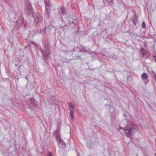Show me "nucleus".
I'll return each mask as SVG.
<instances>
[{"mask_svg": "<svg viewBox=\"0 0 156 156\" xmlns=\"http://www.w3.org/2000/svg\"><path fill=\"white\" fill-rule=\"evenodd\" d=\"M61 12L62 15H64L66 14V12L65 10V8L64 6L60 7Z\"/></svg>", "mask_w": 156, "mask_h": 156, "instance_id": "14", "label": "nucleus"}, {"mask_svg": "<svg viewBox=\"0 0 156 156\" xmlns=\"http://www.w3.org/2000/svg\"><path fill=\"white\" fill-rule=\"evenodd\" d=\"M144 46H147V44H144Z\"/></svg>", "mask_w": 156, "mask_h": 156, "instance_id": "31", "label": "nucleus"}, {"mask_svg": "<svg viewBox=\"0 0 156 156\" xmlns=\"http://www.w3.org/2000/svg\"><path fill=\"white\" fill-rule=\"evenodd\" d=\"M30 102L32 106L37 107L38 106V102L35 100L34 98L32 97L30 98Z\"/></svg>", "mask_w": 156, "mask_h": 156, "instance_id": "7", "label": "nucleus"}, {"mask_svg": "<svg viewBox=\"0 0 156 156\" xmlns=\"http://www.w3.org/2000/svg\"><path fill=\"white\" fill-rule=\"evenodd\" d=\"M154 79L155 80H156V74L155 73H154Z\"/></svg>", "mask_w": 156, "mask_h": 156, "instance_id": "27", "label": "nucleus"}, {"mask_svg": "<svg viewBox=\"0 0 156 156\" xmlns=\"http://www.w3.org/2000/svg\"><path fill=\"white\" fill-rule=\"evenodd\" d=\"M27 46H26V47H25V48H27Z\"/></svg>", "mask_w": 156, "mask_h": 156, "instance_id": "36", "label": "nucleus"}, {"mask_svg": "<svg viewBox=\"0 0 156 156\" xmlns=\"http://www.w3.org/2000/svg\"><path fill=\"white\" fill-rule=\"evenodd\" d=\"M38 32L39 33H41V32H42V31H41V29L40 30V31H39V30H38Z\"/></svg>", "mask_w": 156, "mask_h": 156, "instance_id": "30", "label": "nucleus"}, {"mask_svg": "<svg viewBox=\"0 0 156 156\" xmlns=\"http://www.w3.org/2000/svg\"><path fill=\"white\" fill-rule=\"evenodd\" d=\"M25 79L27 80H28V78L27 77V76H25Z\"/></svg>", "mask_w": 156, "mask_h": 156, "instance_id": "28", "label": "nucleus"}, {"mask_svg": "<svg viewBox=\"0 0 156 156\" xmlns=\"http://www.w3.org/2000/svg\"><path fill=\"white\" fill-rule=\"evenodd\" d=\"M80 51L81 52H83L84 51L85 52H88V50L85 49V48L83 46H81L80 47Z\"/></svg>", "mask_w": 156, "mask_h": 156, "instance_id": "15", "label": "nucleus"}, {"mask_svg": "<svg viewBox=\"0 0 156 156\" xmlns=\"http://www.w3.org/2000/svg\"><path fill=\"white\" fill-rule=\"evenodd\" d=\"M154 156H156V153L155 154Z\"/></svg>", "mask_w": 156, "mask_h": 156, "instance_id": "35", "label": "nucleus"}, {"mask_svg": "<svg viewBox=\"0 0 156 156\" xmlns=\"http://www.w3.org/2000/svg\"><path fill=\"white\" fill-rule=\"evenodd\" d=\"M48 156H53V155L51 152H50Z\"/></svg>", "mask_w": 156, "mask_h": 156, "instance_id": "26", "label": "nucleus"}, {"mask_svg": "<svg viewBox=\"0 0 156 156\" xmlns=\"http://www.w3.org/2000/svg\"><path fill=\"white\" fill-rule=\"evenodd\" d=\"M131 29H129L128 31H126V32L127 33L129 32L130 36H132V35L137 36V34L134 31L132 30L131 32Z\"/></svg>", "mask_w": 156, "mask_h": 156, "instance_id": "12", "label": "nucleus"}, {"mask_svg": "<svg viewBox=\"0 0 156 156\" xmlns=\"http://www.w3.org/2000/svg\"><path fill=\"white\" fill-rule=\"evenodd\" d=\"M133 11L134 12V15L133 19V22L134 25H136L137 22V16L134 11Z\"/></svg>", "mask_w": 156, "mask_h": 156, "instance_id": "11", "label": "nucleus"}, {"mask_svg": "<svg viewBox=\"0 0 156 156\" xmlns=\"http://www.w3.org/2000/svg\"><path fill=\"white\" fill-rule=\"evenodd\" d=\"M25 12L28 16L34 15V12L31 4L30 3H27L25 9Z\"/></svg>", "mask_w": 156, "mask_h": 156, "instance_id": "3", "label": "nucleus"}, {"mask_svg": "<svg viewBox=\"0 0 156 156\" xmlns=\"http://www.w3.org/2000/svg\"><path fill=\"white\" fill-rule=\"evenodd\" d=\"M15 66H17V64H15Z\"/></svg>", "mask_w": 156, "mask_h": 156, "instance_id": "33", "label": "nucleus"}, {"mask_svg": "<svg viewBox=\"0 0 156 156\" xmlns=\"http://www.w3.org/2000/svg\"><path fill=\"white\" fill-rule=\"evenodd\" d=\"M144 51L145 49L144 48H142L140 51V54L141 55V56L142 58H143L144 57Z\"/></svg>", "mask_w": 156, "mask_h": 156, "instance_id": "13", "label": "nucleus"}, {"mask_svg": "<svg viewBox=\"0 0 156 156\" xmlns=\"http://www.w3.org/2000/svg\"><path fill=\"white\" fill-rule=\"evenodd\" d=\"M39 51L41 52L42 55L44 54L45 52L42 48H41Z\"/></svg>", "mask_w": 156, "mask_h": 156, "instance_id": "24", "label": "nucleus"}, {"mask_svg": "<svg viewBox=\"0 0 156 156\" xmlns=\"http://www.w3.org/2000/svg\"><path fill=\"white\" fill-rule=\"evenodd\" d=\"M107 2L110 5H112L114 3V0H106Z\"/></svg>", "mask_w": 156, "mask_h": 156, "instance_id": "19", "label": "nucleus"}, {"mask_svg": "<svg viewBox=\"0 0 156 156\" xmlns=\"http://www.w3.org/2000/svg\"><path fill=\"white\" fill-rule=\"evenodd\" d=\"M16 24H18L19 26H22L23 24L24 25L25 27H26L27 25L26 22H25L24 20L22 15L19 17L18 20L16 21Z\"/></svg>", "mask_w": 156, "mask_h": 156, "instance_id": "6", "label": "nucleus"}, {"mask_svg": "<svg viewBox=\"0 0 156 156\" xmlns=\"http://www.w3.org/2000/svg\"><path fill=\"white\" fill-rule=\"evenodd\" d=\"M153 58H154L155 62H156V55H153Z\"/></svg>", "mask_w": 156, "mask_h": 156, "instance_id": "25", "label": "nucleus"}, {"mask_svg": "<svg viewBox=\"0 0 156 156\" xmlns=\"http://www.w3.org/2000/svg\"><path fill=\"white\" fill-rule=\"evenodd\" d=\"M53 136L56 139V141L59 145H62V146H65L66 144L63 140L61 138L60 130L57 129L53 133Z\"/></svg>", "mask_w": 156, "mask_h": 156, "instance_id": "2", "label": "nucleus"}, {"mask_svg": "<svg viewBox=\"0 0 156 156\" xmlns=\"http://www.w3.org/2000/svg\"><path fill=\"white\" fill-rule=\"evenodd\" d=\"M142 28H146V24L143 21L142 23Z\"/></svg>", "mask_w": 156, "mask_h": 156, "instance_id": "21", "label": "nucleus"}, {"mask_svg": "<svg viewBox=\"0 0 156 156\" xmlns=\"http://www.w3.org/2000/svg\"><path fill=\"white\" fill-rule=\"evenodd\" d=\"M45 4V10L47 15L49 16L50 13V7L51 6V4L49 0H44Z\"/></svg>", "mask_w": 156, "mask_h": 156, "instance_id": "5", "label": "nucleus"}, {"mask_svg": "<svg viewBox=\"0 0 156 156\" xmlns=\"http://www.w3.org/2000/svg\"><path fill=\"white\" fill-rule=\"evenodd\" d=\"M136 127V125L133 123L128 122L124 130L126 136L128 137H130L132 133L135 130Z\"/></svg>", "mask_w": 156, "mask_h": 156, "instance_id": "1", "label": "nucleus"}, {"mask_svg": "<svg viewBox=\"0 0 156 156\" xmlns=\"http://www.w3.org/2000/svg\"><path fill=\"white\" fill-rule=\"evenodd\" d=\"M30 43L33 45L35 47L37 45V44L35 43V42L34 41H31L30 42Z\"/></svg>", "mask_w": 156, "mask_h": 156, "instance_id": "23", "label": "nucleus"}, {"mask_svg": "<svg viewBox=\"0 0 156 156\" xmlns=\"http://www.w3.org/2000/svg\"><path fill=\"white\" fill-rule=\"evenodd\" d=\"M68 105L69 106V110H74V106L72 104L71 102L68 103Z\"/></svg>", "mask_w": 156, "mask_h": 156, "instance_id": "17", "label": "nucleus"}, {"mask_svg": "<svg viewBox=\"0 0 156 156\" xmlns=\"http://www.w3.org/2000/svg\"><path fill=\"white\" fill-rule=\"evenodd\" d=\"M35 20L37 23L40 24L42 23L43 22V19L42 16L40 13L37 12L35 15Z\"/></svg>", "mask_w": 156, "mask_h": 156, "instance_id": "4", "label": "nucleus"}, {"mask_svg": "<svg viewBox=\"0 0 156 156\" xmlns=\"http://www.w3.org/2000/svg\"><path fill=\"white\" fill-rule=\"evenodd\" d=\"M50 103L52 105H56L59 103L58 101L55 99V97H52L50 99Z\"/></svg>", "mask_w": 156, "mask_h": 156, "instance_id": "9", "label": "nucleus"}, {"mask_svg": "<svg viewBox=\"0 0 156 156\" xmlns=\"http://www.w3.org/2000/svg\"><path fill=\"white\" fill-rule=\"evenodd\" d=\"M45 33H46V32H44V34H45Z\"/></svg>", "mask_w": 156, "mask_h": 156, "instance_id": "34", "label": "nucleus"}, {"mask_svg": "<svg viewBox=\"0 0 156 156\" xmlns=\"http://www.w3.org/2000/svg\"><path fill=\"white\" fill-rule=\"evenodd\" d=\"M70 116L71 117L72 119V120H73V119H74L73 114H74V110H70Z\"/></svg>", "mask_w": 156, "mask_h": 156, "instance_id": "16", "label": "nucleus"}, {"mask_svg": "<svg viewBox=\"0 0 156 156\" xmlns=\"http://www.w3.org/2000/svg\"><path fill=\"white\" fill-rule=\"evenodd\" d=\"M35 47H36L39 51L42 48L38 44H37Z\"/></svg>", "mask_w": 156, "mask_h": 156, "instance_id": "22", "label": "nucleus"}, {"mask_svg": "<svg viewBox=\"0 0 156 156\" xmlns=\"http://www.w3.org/2000/svg\"><path fill=\"white\" fill-rule=\"evenodd\" d=\"M22 65H20L19 66V67H18V69H20Z\"/></svg>", "mask_w": 156, "mask_h": 156, "instance_id": "29", "label": "nucleus"}, {"mask_svg": "<svg viewBox=\"0 0 156 156\" xmlns=\"http://www.w3.org/2000/svg\"><path fill=\"white\" fill-rule=\"evenodd\" d=\"M49 53L47 52H45L44 54L42 55L43 59L45 62L47 61L48 59V56L49 55Z\"/></svg>", "mask_w": 156, "mask_h": 156, "instance_id": "10", "label": "nucleus"}, {"mask_svg": "<svg viewBox=\"0 0 156 156\" xmlns=\"http://www.w3.org/2000/svg\"><path fill=\"white\" fill-rule=\"evenodd\" d=\"M144 55L146 57V58H147L149 57V53L147 51H146Z\"/></svg>", "mask_w": 156, "mask_h": 156, "instance_id": "20", "label": "nucleus"}, {"mask_svg": "<svg viewBox=\"0 0 156 156\" xmlns=\"http://www.w3.org/2000/svg\"><path fill=\"white\" fill-rule=\"evenodd\" d=\"M123 115L124 116H126V114H123Z\"/></svg>", "mask_w": 156, "mask_h": 156, "instance_id": "32", "label": "nucleus"}, {"mask_svg": "<svg viewBox=\"0 0 156 156\" xmlns=\"http://www.w3.org/2000/svg\"><path fill=\"white\" fill-rule=\"evenodd\" d=\"M45 52H47L48 50V42H47L46 41H45Z\"/></svg>", "mask_w": 156, "mask_h": 156, "instance_id": "18", "label": "nucleus"}, {"mask_svg": "<svg viewBox=\"0 0 156 156\" xmlns=\"http://www.w3.org/2000/svg\"><path fill=\"white\" fill-rule=\"evenodd\" d=\"M148 75L146 73H143L141 75V77L142 79L145 82V84L146 83L148 82Z\"/></svg>", "mask_w": 156, "mask_h": 156, "instance_id": "8", "label": "nucleus"}]
</instances>
